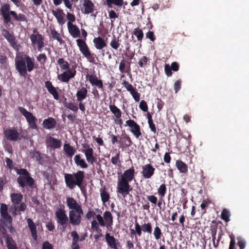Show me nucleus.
<instances>
[{"label": "nucleus", "instance_id": "nucleus-21", "mask_svg": "<svg viewBox=\"0 0 249 249\" xmlns=\"http://www.w3.org/2000/svg\"><path fill=\"white\" fill-rule=\"evenodd\" d=\"M66 203L68 207L71 210H76L82 208L81 206L78 204L76 201L72 197H67Z\"/></svg>", "mask_w": 249, "mask_h": 249}, {"label": "nucleus", "instance_id": "nucleus-61", "mask_svg": "<svg viewBox=\"0 0 249 249\" xmlns=\"http://www.w3.org/2000/svg\"><path fill=\"white\" fill-rule=\"evenodd\" d=\"M91 224V228L92 230H94L97 231H99V224L95 220H92Z\"/></svg>", "mask_w": 249, "mask_h": 249}, {"label": "nucleus", "instance_id": "nucleus-39", "mask_svg": "<svg viewBox=\"0 0 249 249\" xmlns=\"http://www.w3.org/2000/svg\"><path fill=\"white\" fill-rule=\"evenodd\" d=\"M103 217L105 222L108 225L110 226L113 223V218L111 213L109 211H106L104 213Z\"/></svg>", "mask_w": 249, "mask_h": 249}, {"label": "nucleus", "instance_id": "nucleus-62", "mask_svg": "<svg viewBox=\"0 0 249 249\" xmlns=\"http://www.w3.org/2000/svg\"><path fill=\"white\" fill-rule=\"evenodd\" d=\"M175 93H177L181 88V81H177L174 85Z\"/></svg>", "mask_w": 249, "mask_h": 249}, {"label": "nucleus", "instance_id": "nucleus-34", "mask_svg": "<svg viewBox=\"0 0 249 249\" xmlns=\"http://www.w3.org/2000/svg\"><path fill=\"white\" fill-rule=\"evenodd\" d=\"M30 155L32 158L38 161L39 164L42 165L44 163V159L42 156H41L40 153L38 151H31L30 153Z\"/></svg>", "mask_w": 249, "mask_h": 249}, {"label": "nucleus", "instance_id": "nucleus-13", "mask_svg": "<svg viewBox=\"0 0 249 249\" xmlns=\"http://www.w3.org/2000/svg\"><path fill=\"white\" fill-rule=\"evenodd\" d=\"M5 138L11 141H17L18 140L19 134L16 129L11 128L5 130L4 132Z\"/></svg>", "mask_w": 249, "mask_h": 249}, {"label": "nucleus", "instance_id": "nucleus-6", "mask_svg": "<svg viewBox=\"0 0 249 249\" xmlns=\"http://www.w3.org/2000/svg\"><path fill=\"white\" fill-rule=\"evenodd\" d=\"M116 189L117 193L122 195L123 197L125 198L126 196L129 194L132 188L128 182L118 178Z\"/></svg>", "mask_w": 249, "mask_h": 249}, {"label": "nucleus", "instance_id": "nucleus-63", "mask_svg": "<svg viewBox=\"0 0 249 249\" xmlns=\"http://www.w3.org/2000/svg\"><path fill=\"white\" fill-rule=\"evenodd\" d=\"M67 19L69 20L68 22L72 23L75 20V17L74 15L68 13L66 16Z\"/></svg>", "mask_w": 249, "mask_h": 249}, {"label": "nucleus", "instance_id": "nucleus-20", "mask_svg": "<svg viewBox=\"0 0 249 249\" xmlns=\"http://www.w3.org/2000/svg\"><path fill=\"white\" fill-rule=\"evenodd\" d=\"M68 29L70 35L74 38L80 36V32L79 28L72 23H67Z\"/></svg>", "mask_w": 249, "mask_h": 249}, {"label": "nucleus", "instance_id": "nucleus-9", "mask_svg": "<svg viewBox=\"0 0 249 249\" xmlns=\"http://www.w3.org/2000/svg\"><path fill=\"white\" fill-rule=\"evenodd\" d=\"M83 147L85 149L82 150V152L84 153L86 160L88 163L93 165L97 160L96 158L94 156V151L93 149L88 144L83 145Z\"/></svg>", "mask_w": 249, "mask_h": 249}, {"label": "nucleus", "instance_id": "nucleus-8", "mask_svg": "<svg viewBox=\"0 0 249 249\" xmlns=\"http://www.w3.org/2000/svg\"><path fill=\"white\" fill-rule=\"evenodd\" d=\"M18 109L20 112L25 117L27 122L29 124L30 127L32 129H36V121L37 119L33 115L25 108L19 107Z\"/></svg>", "mask_w": 249, "mask_h": 249}, {"label": "nucleus", "instance_id": "nucleus-49", "mask_svg": "<svg viewBox=\"0 0 249 249\" xmlns=\"http://www.w3.org/2000/svg\"><path fill=\"white\" fill-rule=\"evenodd\" d=\"M153 234H154V237L156 240H159L161 238L162 233H161V230L160 229V228L159 227L156 226L154 228Z\"/></svg>", "mask_w": 249, "mask_h": 249}, {"label": "nucleus", "instance_id": "nucleus-2", "mask_svg": "<svg viewBox=\"0 0 249 249\" xmlns=\"http://www.w3.org/2000/svg\"><path fill=\"white\" fill-rule=\"evenodd\" d=\"M84 177V172L81 170L73 174H64V180L67 187L72 190L77 186L82 192L84 189L82 185Z\"/></svg>", "mask_w": 249, "mask_h": 249}, {"label": "nucleus", "instance_id": "nucleus-18", "mask_svg": "<svg viewBox=\"0 0 249 249\" xmlns=\"http://www.w3.org/2000/svg\"><path fill=\"white\" fill-rule=\"evenodd\" d=\"M135 170L133 167L130 168L125 170L119 178L130 182L134 178Z\"/></svg>", "mask_w": 249, "mask_h": 249}, {"label": "nucleus", "instance_id": "nucleus-15", "mask_svg": "<svg viewBox=\"0 0 249 249\" xmlns=\"http://www.w3.org/2000/svg\"><path fill=\"white\" fill-rule=\"evenodd\" d=\"M52 12L60 25H62L65 23V20L64 17L65 14L62 9L57 8L55 10H53Z\"/></svg>", "mask_w": 249, "mask_h": 249}, {"label": "nucleus", "instance_id": "nucleus-41", "mask_svg": "<svg viewBox=\"0 0 249 249\" xmlns=\"http://www.w3.org/2000/svg\"><path fill=\"white\" fill-rule=\"evenodd\" d=\"M51 36L53 39L57 40L60 44H62L63 40L59 34L54 29L51 30Z\"/></svg>", "mask_w": 249, "mask_h": 249}, {"label": "nucleus", "instance_id": "nucleus-29", "mask_svg": "<svg viewBox=\"0 0 249 249\" xmlns=\"http://www.w3.org/2000/svg\"><path fill=\"white\" fill-rule=\"evenodd\" d=\"M27 222L33 238L35 240H36L37 238V231L36 230V226L35 223L31 218H28L27 219Z\"/></svg>", "mask_w": 249, "mask_h": 249}, {"label": "nucleus", "instance_id": "nucleus-45", "mask_svg": "<svg viewBox=\"0 0 249 249\" xmlns=\"http://www.w3.org/2000/svg\"><path fill=\"white\" fill-rule=\"evenodd\" d=\"M100 196L102 201L103 203L107 202L110 198L109 194L104 190L101 192Z\"/></svg>", "mask_w": 249, "mask_h": 249}, {"label": "nucleus", "instance_id": "nucleus-19", "mask_svg": "<svg viewBox=\"0 0 249 249\" xmlns=\"http://www.w3.org/2000/svg\"><path fill=\"white\" fill-rule=\"evenodd\" d=\"M76 71H72L71 70H67L63 73L58 76L59 80L63 82L68 83L70 78L73 77L75 75Z\"/></svg>", "mask_w": 249, "mask_h": 249}, {"label": "nucleus", "instance_id": "nucleus-42", "mask_svg": "<svg viewBox=\"0 0 249 249\" xmlns=\"http://www.w3.org/2000/svg\"><path fill=\"white\" fill-rule=\"evenodd\" d=\"M57 63L60 66V68L63 70H70L69 69V64L67 61L64 60L62 58H60L57 60Z\"/></svg>", "mask_w": 249, "mask_h": 249}, {"label": "nucleus", "instance_id": "nucleus-27", "mask_svg": "<svg viewBox=\"0 0 249 249\" xmlns=\"http://www.w3.org/2000/svg\"><path fill=\"white\" fill-rule=\"evenodd\" d=\"M88 90L85 87H82L79 89L76 93V96L77 101H82L85 99L87 96Z\"/></svg>", "mask_w": 249, "mask_h": 249}, {"label": "nucleus", "instance_id": "nucleus-44", "mask_svg": "<svg viewBox=\"0 0 249 249\" xmlns=\"http://www.w3.org/2000/svg\"><path fill=\"white\" fill-rule=\"evenodd\" d=\"M2 36L8 40V42L12 41L15 37L11 34L9 31L6 29H2Z\"/></svg>", "mask_w": 249, "mask_h": 249}, {"label": "nucleus", "instance_id": "nucleus-50", "mask_svg": "<svg viewBox=\"0 0 249 249\" xmlns=\"http://www.w3.org/2000/svg\"><path fill=\"white\" fill-rule=\"evenodd\" d=\"M71 236L72 237V245H77L79 240V236L76 231H72L71 232Z\"/></svg>", "mask_w": 249, "mask_h": 249}, {"label": "nucleus", "instance_id": "nucleus-30", "mask_svg": "<svg viewBox=\"0 0 249 249\" xmlns=\"http://www.w3.org/2000/svg\"><path fill=\"white\" fill-rule=\"evenodd\" d=\"M27 222L33 238L35 240H36L37 238V231L36 230V226L35 223L31 218H28L27 219Z\"/></svg>", "mask_w": 249, "mask_h": 249}, {"label": "nucleus", "instance_id": "nucleus-38", "mask_svg": "<svg viewBox=\"0 0 249 249\" xmlns=\"http://www.w3.org/2000/svg\"><path fill=\"white\" fill-rule=\"evenodd\" d=\"M176 165L180 172L182 173H185L187 172L188 166L185 163H184L182 161L177 160L176 161Z\"/></svg>", "mask_w": 249, "mask_h": 249}, {"label": "nucleus", "instance_id": "nucleus-58", "mask_svg": "<svg viewBox=\"0 0 249 249\" xmlns=\"http://www.w3.org/2000/svg\"><path fill=\"white\" fill-rule=\"evenodd\" d=\"M96 218L101 226L105 227L106 226V222L104 221L103 217L100 214H97L96 215Z\"/></svg>", "mask_w": 249, "mask_h": 249}, {"label": "nucleus", "instance_id": "nucleus-57", "mask_svg": "<svg viewBox=\"0 0 249 249\" xmlns=\"http://www.w3.org/2000/svg\"><path fill=\"white\" fill-rule=\"evenodd\" d=\"M123 139L125 140V145L126 146L129 147L132 144V141L128 136L126 135H124L123 137Z\"/></svg>", "mask_w": 249, "mask_h": 249}, {"label": "nucleus", "instance_id": "nucleus-16", "mask_svg": "<svg viewBox=\"0 0 249 249\" xmlns=\"http://www.w3.org/2000/svg\"><path fill=\"white\" fill-rule=\"evenodd\" d=\"M61 144L62 143L60 141L54 139L51 136L48 137L46 138V144L47 147L56 149L60 148Z\"/></svg>", "mask_w": 249, "mask_h": 249}, {"label": "nucleus", "instance_id": "nucleus-33", "mask_svg": "<svg viewBox=\"0 0 249 249\" xmlns=\"http://www.w3.org/2000/svg\"><path fill=\"white\" fill-rule=\"evenodd\" d=\"M63 149L68 156L70 158H71L76 151V149L74 147L70 145L69 143H65L64 145Z\"/></svg>", "mask_w": 249, "mask_h": 249}, {"label": "nucleus", "instance_id": "nucleus-12", "mask_svg": "<svg viewBox=\"0 0 249 249\" xmlns=\"http://www.w3.org/2000/svg\"><path fill=\"white\" fill-rule=\"evenodd\" d=\"M126 125L131 128L130 131L134 135L138 138L141 135L140 126L133 120H129L126 121Z\"/></svg>", "mask_w": 249, "mask_h": 249}, {"label": "nucleus", "instance_id": "nucleus-47", "mask_svg": "<svg viewBox=\"0 0 249 249\" xmlns=\"http://www.w3.org/2000/svg\"><path fill=\"white\" fill-rule=\"evenodd\" d=\"M166 192V186L164 184H162L160 185V187L158 189V193L159 196H161V197H163Z\"/></svg>", "mask_w": 249, "mask_h": 249}, {"label": "nucleus", "instance_id": "nucleus-23", "mask_svg": "<svg viewBox=\"0 0 249 249\" xmlns=\"http://www.w3.org/2000/svg\"><path fill=\"white\" fill-rule=\"evenodd\" d=\"M45 87L47 89L49 92L51 94L54 99L58 100L59 99V95L56 91L55 88L53 86L51 82L50 81H47L45 83Z\"/></svg>", "mask_w": 249, "mask_h": 249}, {"label": "nucleus", "instance_id": "nucleus-1", "mask_svg": "<svg viewBox=\"0 0 249 249\" xmlns=\"http://www.w3.org/2000/svg\"><path fill=\"white\" fill-rule=\"evenodd\" d=\"M15 63L16 70L19 75L26 78L28 75L27 71L31 72L34 70L35 59L27 55H17L15 58Z\"/></svg>", "mask_w": 249, "mask_h": 249}, {"label": "nucleus", "instance_id": "nucleus-25", "mask_svg": "<svg viewBox=\"0 0 249 249\" xmlns=\"http://www.w3.org/2000/svg\"><path fill=\"white\" fill-rule=\"evenodd\" d=\"M89 82L92 85H95L99 89H102L103 85V82L101 80L98 79L97 76L95 75H88L87 76Z\"/></svg>", "mask_w": 249, "mask_h": 249}, {"label": "nucleus", "instance_id": "nucleus-24", "mask_svg": "<svg viewBox=\"0 0 249 249\" xmlns=\"http://www.w3.org/2000/svg\"><path fill=\"white\" fill-rule=\"evenodd\" d=\"M93 42L94 43V47L97 50H102L107 46L105 40L100 36L95 37L93 40Z\"/></svg>", "mask_w": 249, "mask_h": 249}, {"label": "nucleus", "instance_id": "nucleus-35", "mask_svg": "<svg viewBox=\"0 0 249 249\" xmlns=\"http://www.w3.org/2000/svg\"><path fill=\"white\" fill-rule=\"evenodd\" d=\"M5 237L8 249H17V244L12 237L6 235Z\"/></svg>", "mask_w": 249, "mask_h": 249}, {"label": "nucleus", "instance_id": "nucleus-11", "mask_svg": "<svg viewBox=\"0 0 249 249\" xmlns=\"http://www.w3.org/2000/svg\"><path fill=\"white\" fill-rule=\"evenodd\" d=\"M32 43L34 45L37 44L38 51H42V48L44 47L43 36L39 34H32L30 36Z\"/></svg>", "mask_w": 249, "mask_h": 249}, {"label": "nucleus", "instance_id": "nucleus-48", "mask_svg": "<svg viewBox=\"0 0 249 249\" xmlns=\"http://www.w3.org/2000/svg\"><path fill=\"white\" fill-rule=\"evenodd\" d=\"M230 212L227 209H224L221 213V217L224 221L228 222L230 220Z\"/></svg>", "mask_w": 249, "mask_h": 249}, {"label": "nucleus", "instance_id": "nucleus-59", "mask_svg": "<svg viewBox=\"0 0 249 249\" xmlns=\"http://www.w3.org/2000/svg\"><path fill=\"white\" fill-rule=\"evenodd\" d=\"M164 70H165V72L166 73V74L168 76H171L172 74V72L171 71V68L170 67V66L168 65V64H165V66H164Z\"/></svg>", "mask_w": 249, "mask_h": 249}, {"label": "nucleus", "instance_id": "nucleus-17", "mask_svg": "<svg viewBox=\"0 0 249 249\" xmlns=\"http://www.w3.org/2000/svg\"><path fill=\"white\" fill-rule=\"evenodd\" d=\"M76 42L80 52L85 57L87 56L88 54L89 55L90 52L85 41L81 39H77Z\"/></svg>", "mask_w": 249, "mask_h": 249}, {"label": "nucleus", "instance_id": "nucleus-40", "mask_svg": "<svg viewBox=\"0 0 249 249\" xmlns=\"http://www.w3.org/2000/svg\"><path fill=\"white\" fill-rule=\"evenodd\" d=\"M106 2L108 7L111 8L112 5L122 6L124 1L123 0H106Z\"/></svg>", "mask_w": 249, "mask_h": 249}, {"label": "nucleus", "instance_id": "nucleus-46", "mask_svg": "<svg viewBox=\"0 0 249 249\" xmlns=\"http://www.w3.org/2000/svg\"><path fill=\"white\" fill-rule=\"evenodd\" d=\"M134 35L137 36L138 40H141L143 36V34L142 30L139 28H135L133 30Z\"/></svg>", "mask_w": 249, "mask_h": 249}, {"label": "nucleus", "instance_id": "nucleus-28", "mask_svg": "<svg viewBox=\"0 0 249 249\" xmlns=\"http://www.w3.org/2000/svg\"><path fill=\"white\" fill-rule=\"evenodd\" d=\"M74 160L76 165L80 167L81 168L85 169L88 167V165L85 160L81 158L80 154H77L74 156Z\"/></svg>", "mask_w": 249, "mask_h": 249}, {"label": "nucleus", "instance_id": "nucleus-7", "mask_svg": "<svg viewBox=\"0 0 249 249\" xmlns=\"http://www.w3.org/2000/svg\"><path fill=\"white\" fill-rule=\"evenodd\" d=\"M83 214L82 209L76 210H70L69 213L70 222L73 226H78L81 222L82 216Z\"/></svg>", "mask_w": 249, "mask_h": 249}, {"label": "nucleus", "instance_id": "nucleus-53", "mask_svg": "<svg viewBox=\"0 0 249 249\" xmlns=\"http://www.w3.org/2000/svg\"><path fill=\"white\" fill-rule=\"evenodd\" d=\"M66 107L67 108H69L70 109L74 112H77L78 109V107L77 106L76 104L73 102L69 103Z\"/></svg>", "mask_w": 249, "mask_h": 249}, {"label": "nucleus", "instance_id": "nucleus-10", "mask_svg": "<svg viewBox=\"0 0 249 249\" xmlns=\"http://www.w3.org/2000/svg\"><path fill=\"white\" fill-rule=\"evenodd\" d=\"M8 207L5 204H0V221L2 223L12 222V218L8 213Z\"/></svg>", "mask_w": 249, "mask_h": 249}, {"label": "nucleus", "instance_id": "nucleus-3", "mask_svg": "<svg viewBox=\"0 0 249 249\" xmlns=\"http://www.w3.org/2000/svg\"><path fill=\"white\" fill-rule=\"evenodd\" d=\"M10 5L8 4H3L0 10V15L2 16L4 23L8 24L11 21L12 16L14 19L17 21L26 22L27 21L25 15L19 13L18 14L15 11H10Z\"/></svg>", "mask_w": 249, "mask_h": 249}, {"label": "nucleus", "instance_id": "nucleus-14", "mask_svg": "<svg viewBox=\"0 0 249 249\" xmlns=\"http://www.w3.org/2000/svg\"><path fill=\"white\" fill-rule=\"evenodd\" d=\"M155 168L150 164L142 166V175L144 178H149L154 174Z\"/></svg>", "mask_w": 249, "mask_h": 249}, {"label": "nucleus", "instance_id": "nucleus-54", "mask_svg": "<svg viewBox=\"0 0 249 249\" xmlns=\"http://www.w3.org/2000/svg\"><path fill=\"white\" fill-rule=\"evenodd\" d=\"M135 229L136 233H137L139 236H141L142 231V228L141 226L140 225L137 221H136L135 223Z\"/></svg>", "mask_w": 249, "mask_h": 249}, {"label": "nucleus", "instance_id": "nucleus-56", "mask_svg": "<svg viewBox=\"0 0 249 249\" xmlns=\"http://www.w3.org/2000/svg\"><path fill=\"white\" fill-rule=\"evenodd\" d=\"M139 107L143 111L146 112L148 110L146 103L144 100H142L139 105Z\"/></svg>", "mask_w": 249, "mask_h": 249}, {"label": "nucleus", "instance_id": "nucleus-4", "mask_svg": "<svg viewBox=\"0 0 249 249\" xmlns=\"http://www.w3.org/2000/svg\"><path fill=\"white\" fill-rule=\"evenodd\" d=\"M17 173L19 175L17 178V182L20 187L24 188L27 186L32 188L35 181L26 169H18Z\"/></svg>", "mask_w": 249, "mask_h": 249}, {"label": "nucleus", "instance_id": "nucleus-22", "mask_svg": "<svg viewBox=\"0 0 249 249\" xmlns=\"http://www.w3.org/2000/svg\"><path fill=\"white\" fill-rule=\"evenodd\" d=\"M82 0H80L82 1ZM84 2L83 3L84 8V13L85 14H89L91 13L94 11V5L92 2L90 0H83Z\"/></svg>", "mask_w": 249, "mask_h": 249}, {"label": "nucleus", "instance_id": "nucleus-37", "mask_svg": "<svg viewBox=\"0 0 249 249\" xmlns=\"http://www.w3.org/2000/svg\"><path fill=\"white\" fill-rule=\"evenodd\" d=\"M119 42V37H116L114 36L110 42V46L112 49L117 50L121 46Z\"/></svg>", "mask_w": 249, "mask_h": 249}, {"label": "nucleus", "instance_id": "nucleus-5", "mask_svg": "<svg viewBox=\"0 0 249 249\" xmlns=\"http://www.w3.org/2000/svg\"><path fill=\"white\" fill-rule=\"evenodd\" d=\"M56 222L60 226V229L63 230L67 227L69 223V218L66 213L64 208H57L55 213Z\"/></svg>", "mask_w": 249, "mask_h": 249}, {"label": "nucleus", "instance_id": "nucleus-36", "mask_svg": "<svg viewBox=\"0 0 249 249\" xmlns=\"http://www.w3.org/2000/svg\"><path fill=\"white\" fill-rule=\"evenodd\" d=\"M109 108L111 112L114 114L116 118L119 119L121 117L122 112L121 110L114 105H110Z\"/></svg>", "mask_w": 249, "mask_h": 249}, {"label": "nucleus", "instance_id": "nucleus-52", "mask_svg": "<svg viewBox=\"0 0 249 249\" xmlns=\"http://www.w3.org/2000/svg\"><path fill=\"white\" fill-rule=\"evenodd\" d=\"M122 85L130 93L135 89V88L132 86V85L126 81H123Z\"/></svg>", "mask_w": 249, "mask_h": 249}, {"label": "nucleus", "instance_id": "nucleus-60", "mask_svg": "<svg viewBox=\"0 0 249 249\" xmlns=\"http://www.w3.org/2000/svg\"><path fill=\"white\" fill-rule=\"evenodd\" d=\"M130 94L136 102H139L140 101V94L135 91V89L133 90V91L131 92Z\"/></svg>", "mask_w": 249, "mask_h": 249}, {"label": "nucleus", "instance_id": "nucleus-64", "mask_svg": "<svg viewBox=\"0 0 249 249\" xmlns=\"http://www.w3.org/2000/svg\"><path fill=\"white\" fill-rule=\"evenodd\" d=\"M53 246L48 241L43 243L42 246V249H53Z\"/></svg>", "mask_w": 249, "mask_h": 249}, {"label": "nucleus", "instance_id": "nucleus-32", "mask_svg": "<svg viewBox=\"0 0 249 249\" xmlns=\"http://www.w3.org/2000/svg\"><path fill=\"white\" fill-rule=\"evenodd\" d=\"M105 238L108 246L112 249H117L116 241L113 236L110 235L109 233H107Z\"/></svg>", "mask_w": 249, "mask_h": 249}, {"label": "nucleus", "instance_id": "nucleus-51", "mask_svg": "<svg viewBox=\"0 0 249 249\" xmlns=\"http://www.w3.org/2000/svg\"><path fill=\"white\" fill-rule=\"evenodd\" d=\"M36 59L40 64H44L47 60V56L45 53H40L38 54Z\"/></svg>", "mask_w": 249, "mask_h": 249}, {"label": "nucleus", "instance_id": "nucleus-31", "mask_svg": "<svg viewBox=\"0 0 249 249\" xmlns=\"http://www.w3.org/2000/svg\"><path fill=\"white\" fill-rule=\"evenodd\" d=\"M11 201L14 205L19 204L23 199V196L20 193H13L10 195Z\"/></svg>", "mask_w": 249, "mask_h": 249}, {"label": "nucleus", "instance_id": "nucleus-43", "mask_svg": "<svg viewBox=\"0 0 249 249\" xmlns=\"http://www.w3.org/2000/svg\"><path fill=\"white\" fill-rule=\"evenodd\" d=\"M141 227L143 232H147L149 234L152 233V228L151 224L150 223H144L141 225Z\"/></svg>", "mask_w": 249, "mask_h": 249}, {"label": "nucleus", "instance_id": "nucleus-26", "mask_svg": "<svg viewBox=\"0 0 249 249\" xmlns=\"http://www.w3.org/2000/svg\"><path fill=\"white\" fill-rule=\"evenodd\" d=\"M56 123L54 119L50 117L43 120L42 125L47 129H51L55 127Z\"/></svg>", "mask_w": 249, "mask_h": 249}, {"label": "nucleus", "instance_id": "nucleus-55", "mask_svg": "<svg viewBox=\"0 0 249 249\" xmlns=\"http://www.w3.org/2000/svg\"><path fill=\"white\" fill-rule=\"evenodd\" d=\"M120 153H117L114 157H112L111 161L114 165H117L118 162L120 164L121 161L119 160Z\"/></svg>", "mask_w": 249, "mask_h": 249}]
</instances>
